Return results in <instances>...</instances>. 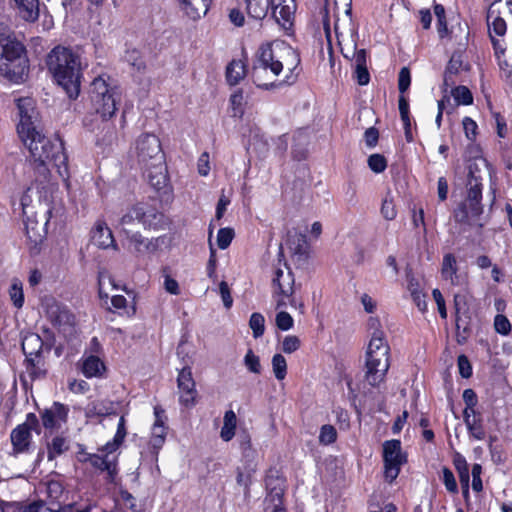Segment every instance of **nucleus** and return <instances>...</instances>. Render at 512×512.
Wrapping results in <instances>:
<instances>
[{
	"instance_id": "f257e3e1",
	"label": "nucleus",
	"mask_w": 512,
	"mask_h": 512,
	"mask_svg": "<svg viewBox=\"0 0 512 512\" xmlns=\"http://www.w3.org/2000/svg\"><path fill=\"white\" fill-rule=\"evenodd\" d=\"M20 121L17 133L23 145L29 151V163L33 170L34 181L39 185L49 182L51 168H55L62 178H69L68 156L64 142L59 138H48L35 122L36 112L30 98L16 101Z\"/></svg>"
},
{
	"instance_id": "f03ea898",
	"label": "nucleus",
	"mask_w": 512,
	"mask_h": 512,
	"mask_svg": "<svg viewBox=\"0 0 512 512\" xmlns=\"http://www.w3.org/2000/svg\"><path fill=\"white\" fill-rule=\"evenodd\" d=\"M301 63L299 52L284 42H263L254 55L251 78L254 84L271 90L283 84L293 85L299 72H295Z\"/></svg>"
},
{
	"instance_id": "7ed1b4c3",
	"label": "nucleus",
	"mask_w": 512,
	"mask_h": 512,
	"mask_svg": "<svg viewBox=\"0 0 512 512\" xmlns=\"http://www.w3.org/2000/svg\"><path fill=\"white\" fill-rule=\"evenodd\" d=\"M45 64L54 82L65 91L68 98L77 99L83 79L80 55L71 47L56 45L46 55Z\"/></svg>"
},
{
	"instance_id": "20e7f679",
	"label": "nucleus",
	"mask_w": 512,
	"mask_h": 512,
	"mask_svg": "<svg viewBox=\"0 0 512 512\" xmlns=\"http://www.w3.org/2000/svg\"><path fill=\"white\" fill-rule=\"evenodd\" d=\"M29 67L25 45L8 25L0 22V75L11 83L21 84L28 77Z\"/></svg>"
},
{
	"instance_id": "39448f33",
	"label": "nucleus",
	"mask_w": 512,
	"mask_h": 512,
	"mask_svg": "<svg viewBox=\"0 0 512 512\" xmlns=\"http://www.w3.org/2000/svg\"><path fill=\"white\" fill-rule=\"evenodd\" d=\"M390 367V347L381 330H376L369 342L365 361V379L372 387H379Z\"/></svg>"
},
{
	"instance_id": "423d86ee",
	"label": "nucleus",
	"mask_w": 512,
	"mask_h": 512,
	"mask_svg": "<svg viewBox=\"0 0 512 512\" xmlns=\"http://www.w3.org/2000/svg\"><path fill=\"white\" fill-rule=\"evenodd\" d=\"M89 96L95 112L103 120H109L115 116L120 102L117 86H111L103 76H98L90 85Z\"/></svg>"
},
{
	"instance_id": "0eeeda50",
	"label": "nucleus",
	"mask_w": 512,
	"mask_h": 512,
	"mask_svg": "<svg viewBox=\"0 0 512 512\" xmlns=\"http://www.w3.org/2000/svg\"><path fill=\"white\" fill-rule=\"evenodd\" d=\"M382 458L384 480L391 484L399 476L401 467L408 462V455L402 450L399 439H391L383 443Z\"/></svg>"
},
{
	"instance_id": "6e6552de",
	"label": "nucleus",
	"mask_w": 512,
	"mask_h": 512,
	"mask_svg": "<svg viewBox=\"0 0 512 512\" xmlns=\"http://www.w3.org/2000/svg\"><path fill=\"white\" fill-rule=\"evenodd\" d=\"M32 431L40 433L39 419L35 413L30 412L26 415L23 423L18 424L10 434L12 444V454L29 453L32 445Z\"/></svg>"
},
{
	"instance_id": "1a4fd4ad",
	"label": "nucleus",
	"mask_w": 512,
	"mask_h": 512,
	"mask_svg": "<svg viewBox=\"0 0 512 512\" xmlns=\"http://www.w3.org/2000/svg\"><path fill=\"white\" fill-rule=\"evenodd\" d=\"M21 205L26 236L30 242L38 245L43 241L47 234V225L49 223L47 214H51V211L49 209L44 211L41 215V219L39 220L37 218V212L33 210L34 207L29 206L26 203V197L21 199Z\"/></svg>"
},
{
	"instance_id": "9d476101",
	"label": "nucleus",
	"mask_w": 512,
	"mask_h": 512,
	"mask_svg": "<svg viewBox=\"0 0 512 512\" xmlns=\"http://www.w3.org/2000/svg\"><path fill=\"white\" fill-rule=\"evenodd\" d=\"M136 154L142 167L165 159L160 139L152 133H143L137 138Z\"/></svg>"
},
{
	"instance_id": "9b49d317",
	"label": "nucleus",
	"mask_w": 512,
	"mask_h": 512,
	"mask_svg": "<svg viewBox=\"0 0 512 512\" xmlns=\"http://www.w3.org/2000/svg\"><path fill=\"white\" fill-rule=\"evenodd\" d=\"M177 388L179 404L185 408H192L197 404L198 391L193 377L192 368L189 365L178 370Z\"/></svg>"
},
{
	"instance_id": "f8f14e48",
	"label": "nucleus",
	"mask_w": 512,
	"mask_h": 512,
	"mask_svg": "<svg viewBox=\"0 0 512 512\" xmlns=\"http://www.w3.org/2000/svg\"><path fill=\"white\" fill-rule=\"evenodd\" d=\"M455 308V326H456V341L459 345H464L471 335V315L467 306L466 296L455 294L454 296Z\"/></svg>"
},
{
	"instance_id": "ddd939ff",
	"label": "nucleus",
	"mask_w": 512,
	"mask_h": 512,
	"mask_svg": "<svg viewBox=\"0 0 512 512\" xmlns=\"http://www.w3.org/2000/svg\"><path fill=\"white\" fill-rule=\"evenodd\" d=\"M284 276V272L281 268H277L274 272V277L272 279V286L274 288V297H277L276 299V309L284 308L287 306L286 299H288V302L291 306L296 307V299L294 297V276L291 271L288 272L287 278H288V287L285 288V286L281 283V278Z\"/></svg>"
},
{
	"instance_id": "4468645a",
	"label": "nucleus",
	"mask_w": 512,
	"mask_h": 512,
	"mask_svg": "<svg viewBox=\"0 0 512 512\" xmlns=\"http://www.w3.org/2000/svg\"><path fill=\"white\" fill-rule=\"evenodd\" d=\"M467 197L464 202L469 204L472 217H479L483 212L482 206V178L469 171L467 179Z\"/></svg>"
},
{
	"instance_id": "2eb2a0df",
	"label": "nucleus",
	"mask_w": 512,
	"mask_h": 512,
	"mask_svg": "<svg viewBox=\"0 0 512 512\" xmlns=\"http://www.w3.org/2000/svg\"><path fill=\"white\" fill-rule=\"evenodd\" d=\"M266 496L264 499H284L287 479L283 472L276 468L270 467L265 475Z\"/></svg>"
},
{
	"instance_id": "dca6fc26",
	"label": "nucleus",
	"mask_w": 512,
	"mask_h": 512,
	"mask_svg": "<svg viewBox=\"0 0 512 512\" xmlns=\"http://www.w3.org/2000/svg\"><path fill=\"white\" fill-rule=\"evenodd\" d=\"M69 407L55 401L50 408L40 412L42 425L45 429L53 430L61 427L62 423L68 420Z\"/></svg>"
},
{
	"instance_id": "f3484780",
	"label": "nucleus",
	"mask_w": 512,
	"mask_h": 512,
	"mask_svg": "<svg viewBox=\"0 0 512 512\" xmlns=\"http://www.w3.org/2000/svg\"><path fill=\"white\" fill-rule=\"evenodd\" d=\"M86 461H88L93 468L101 472H106V481L108 483H115L118 475V456L108 458V455L103 453H90Z\"/></svg>"
},
{
	"instance_id": "a211bd4d",
	"label": "nucleus",
	"mask_w": 512,
	"mask_h": 512,
	"mask_svg": "<svg viewBox=\"0 0 512 512\" xmlns=\"http://www.w3.org/2000/svg\"><path fill=\"white\" fill-rule=\"evenodd\" d=\"M272 17L283 27L292 25L296 12V0H270Z\"/></svg>"
},
{
	"instance_id": "6ab92c4d",
	"label": "nucleus",
	"mask_w": 512,
	"mask_h": 512,
	"mask_svg": "<svg viewBox=\"0 0 512 512\" xmlns=\"http://www.w3.org/2000/svg\"><path fill=\"white\" fill-rule=\"evenodd\" d=\"M149 184L157 191L165 188L169 183V176L165 159L163 161L150 163L142 167Z\"/></svg>"
},
{
	"instance_id": "aec40b11",
	"label": "nucleus",
	"mask_w": 512,
	"mask_h": 512,
	"mask_svg": "<svg viewBox=\"0 0 512 512\" xmlns=\"http://www.w3.org/2000/svg\"><path fill=\"white\" fill-rule=\"evenodd\" d=\"M53 344L54 337L52 341H43L38 334L28 333L22 339L21 348L25 356L44 355L51 352Z\"/></svg>"
},
{
	"instance_id": "412c9836",
	"label": "nucleus",
	"mask_w": 512,
	"mask_h": 512,
	"mask_svg": "<svg viewBox=\"0 0 512 512\" xmlns=\"http://www.w3.org/2000/svg\"><path fill=\"white\" fill-rule=\"evenodd\" d=\"M117 414L115 402L110 399L91 401L85 408V417L87 419H98L99 422H102L106 417Z\"/></svg>"
},
{
	"instance_id": "4be33fe9",
	"label": "nucleus",
	"mask_w": 512,
	"mask_h": 512,
	"mask_svg": "<svg viewBox=\"0 0 512 512\" xmlns=\"http://www.w3.org/2000/svg\"><path fill=\"white\" fill-rule=\"evenodd\" d=\"M140 223L145 229L159 230L165 227L166 217L155 207L141 203Z\"/></svg>"
},
{
	"instance_id": "5701e85b",
	"label": "nucleus",
	"mask_w": 512,
	"mask_h": 512,
	"mask_svg": "<svg viewBox=\"0 0 512 512\" xmlns=\"http://www.w3.org/2000/svg\"><path fill=\"white\" fill-rule=\"evenodd\" d=\"M243 60H235L230 61L226 67V81L230 86H235L240 83L242 79L248 73V56L245 49L242 50Z\"/></svg>"
},
{
	"instance_id": "b1692460",
	"label": "nucleus",
	"mask_w": 512,
	"mask_h": 512,
	"mask_svg": "<svg viewBox=\"0 0 512 512\" xmlns=\"http://www.w3.org/2000/svg\"><path fill=\"white\" fill-rule=\"evenodd\" d=\"M91 238L93 243L101 249L116 246L112 231L104 221L96 222L91 231Z\"/></svg>"
},
{
	"instance_id": "393cba45",
	"label": "nucleus",
	"mask_w": 512,
	"mask_h": 512,
	"mask_svg": "<svg viewBox=\"0 0 512 512\" xmlns=\"http://www.w3.org/2000/svg\"><path fill=\"white\" fill-rule=\"evenodd\" d=\"M25 373L33 382L36 379L44 378L47 375L46 361L44 355L25 356L23 362Z\"/></svg>"
},
{
	"instance_id": "a878e982",
	"label": "nucleus",
	"mask_w": 512,
	"mask_h": 512,
	"mask_svg": "<svg viewBox=\"0 0 512 512\" xmlns=\"http://www.w3.org/2000/svg\"><path fill=\"white\" fill-rule=\"evenodd\" d=\"M459 267L455 254L445 253L442 258L440 274L444 281H449L451 285H459Z\"/></svg>"
},
{
	"instance_id": "bb28decb",
	"label": "nucleus",
	"mask_w": 512,
	"mask_h": 512,
	"mask_svg": "<svg viewBox=\"0 0 512 512\" xmlns=\"http://www.w3.org/2000/svg\"><path fill=\"white\" fill-rule=\"evenodd\" d=\"M238 5L244 6L247 15L257 21L263 20L271 9L270 0H237Z\"/></svg>"
},
{
	"instance_id": "cd10ccee",
	"label": "nucleus",
	"mask_w": 512,
	"mask_h": 512,
	"mask_svg": "<svg viewBox=\"0 0 512 512\" xmlns=\"http://www.w3.org/2000/svg\"><path fill=\"white\" fill-rule=\"evenodd\" d=\"M495 5L496 1L489 6L487 11L486 20L488 33H491L494 36L503 37L507 31V24L504 18L500 16L499 10H496Z\"/></svg>"
},
{
	"instance_id": "c85d7f7f",
	"label": "nucleus",
	"mask_w": 512,
	"mask_h": 512,
	"mask_svg": "<svg viewBox=\"0 0 512 512\" xmlns=\"http://www.w3.org/2000/svg\"><path fill=\"white\" fill-rule=\"evenodd\" d=\"M463 420L467 427L470 437L476 440L485 439L486 432L480 412L471 413V415L463 413Z\"/></svg>"
},
{
	"instance_id": "c756f323",
	"label": "nucleus",
	"mask_w": 512,
	"mask_h": 512,
	"mask_svg": "<svg viewBox=\"0 0 512 512\" xmlns=\"http://www.w3.org/2000/svg\"><path fill=\"white\" fill-rule=\"evenodd\" d=\"M106 371L104 362L95 355H90L83 360L82 373L86 378L102 377Z\"/></svg>"
},
{
	"instance_id": "7c9ffc66",
	"label": "nucleus",
	"mask_w": 512,
	"mask_h": 512,
	"mask_svg": "<svg viewBox=\"0 0 512 512\" xmlns=\"http://www.w3.org/2000/svg\"><path fill=\"white\" fill-rule=\"evenodd\" d=\"M23 20L35 22L39 18V0H14Z\"/></svg>"
},
{
	"instance_id": "2f4dec72",
	"label": "nucleus",
	"mask_w": 512,
	"mask_h": 512,
	"mask_svg": "<svg viewBox=\"0 0 512 512\" xmlns=\"http://www.w3.org/2000/svg\"><path fill=\"white\" fill-rule=\"evenodd\" d=\"M256 472V464L253 460H247L243 467L237 468L236 481L237 484L243 486L245 489V494H248L250 491V486L252 484V477Z\"/></svg>"
},
{
	"instance_id": "473e14b6",
	"label": "nucleus",
	"mask_w": 512,
	"mask_h": 512,
	"mask_svg": "<svg viewBox=\"0 0 512 512\" xmlns=\"http://www.w3.org/2000/svg\"><path fill=\"white\" fill-rule=\"evenodd\" d=\"M188 17L193 20L199 19L201 15H206L212 0H201V6H195L191 0H178Z\"/></svg>"
},
{
	"instance_id": "72a5a7b5",
	"label": "nucleus",
	"mask_w": 512,
	"mask_h": 512,
	"mask_svg": "<svg viewBox=\"0 0 512 512\" xmlns=\"http://www.w3.org/2000/svg\"><path fill=\"white\" fill-rule=\"evenodd\" d=\"M453 465L458 474L460 485L470 486V472L466 458L462 454L456 452L453 456Z\"/></svg>"
},
{
	"instance_id": "f704fd0d",
	"label": "nucleus",
	"mask_w": 512,
	"mask_h": 512,
	"mask_svg": "<svg viewBox=\"0 0 512 512\" xmlns=\"http://www.w3.org/2000/svg\"><path fill=\"white\" fill-rule=\"evenodd\" d=\"M237 426V417L233 410H227L224 414V424L220 431V437L223 441L228 442L235 436Z\"/></svg>"
},
{
	"instance_id": "c9c22d12",
	"label": "nucleus",
	"mask_w": 512,
	"mask_h": 512,
	"mask_svg": "<svg viewBox=\"0 0 512 512\" xmlns=\"http://www.w3.org/2000/svg\"><path fill=\"white\" fill-rule=\"evenodd\" d=\"M124 233L129 245L136 253H142L150 250L152 243L145 239L140 232L124 230Z\"/></svg>"
},
{
	"instance_id": "e433bc0d",
	"label": "nucleus",
	"mask_w": 512,
	"mask_h": 512,
	"mask_svg": "<svg viewBox=\"0 0 512 512\" xmlns=\"http://www.w3.org/2000/svg\"><path fill=\"white\" fill-rule=\"evenodd\" d=\"M8 294L13 306L17 309H21L25 302L23 283L21 280L18 278L12 280Z\"/></svg>"
},
{
	"instance_id": "4c0bfd02",
	"label": "nucleus",
	"mask_w": 512,
	"mask_h": 512,
	"mask_svg": "<svg viewBox=\"0 0 512 512\" xmlns=\"http://www.w3.org/2000/svg\"><path fill=\"white\" fill-rule=\"evenodd\" d=\"M66 450H68V446H66L65 438L55 436L47 446V458L49 461H52Z\"/></svg>"
},
{
	"instance_id": "58836bf2",
	"label": "nucleus",
	"mask_w": 512,
	"mask_h": 512,
	"mask_svg": "<svg viewBox=\"0 0 512 512\" xmlns=\"http://www.w3.org/2000/svg\"><path fill=\"white\" fill-rule=\"evenodd\" d=\"M489 38H490V41H491V44H492V47L494 50V54L498 60V64H499L500 68L505 70V69L512 67V64H509L504 59L505 52H506V47L504 45V42L497 39L496 36L492 35L491 33H490Z\"/></svg>"
},
{
	"instance_id": "ea45409f",
	"label": "nucleus",
	"mask_w": 512,
	"mask_h": 512,
	"mask_svg": "<svg viewBox=\"0 0 512 512\" xmlns=\"http://www.w3.org/2000/svg\"><path fill=\"white\" fill-rule=\"evenodd\" d=\"M451 94L457 105H471L473 104V95L468 87L458 85L451 89Z\"/></svg>"
},
{
	"instance_id": "a19ab883",
	"label": "nucleus",
	"mask_w": 512,
	"mask_h": 512,
	"mask_svg": "<svg viewBox=\"0 0 512 512\" xmlns=\"http://www.w3.org/2000/svg\"><path fill=\"white\" fill-rule=\"evenodd\" d=\"M308 243L305 235H299L297 237V243L291 247L293 256L296 257L297 262H305L309 257Z\"/></svg>"
},
{
	"instance_id": "79ce46f5",
	"label": "nucleus",
	"mask_w": 512,
	"mask_h": 512,
	"mask_svg": "<svg viewBox=\"0 0 512 512\" xmlns=\"http://www.w3.org/2000/svg\"><path fill=\"white\" fill-rule=\"evenodd\" d=\"M13 507L14 512H47V510H45V502L41 499L30 503L15 502Z\"/></svg>"
},
{
	"instance_id": "37998d69",
	"label": "nucleus",
	"mask_w": 512,
	"mask_h": 512,
	"mask_svg": "<svg viewBox=\"0 0 512 512\" xmlns=\"http://www.w3.org/2000/svg\"><path fill=\"white\" fill-rule=\"evenodd\" d=\"M441 472H442L441 480H442L446 490L450 494H453V495L458 494L459 489H458V485L456 482V478H455L452 470L450 468H448L447 466H443L441 469Z\"/></svg>"
},
{
	"instance_id": "c03bdc74",
	"label": "nucleus",
	"mask_w": 512,
	"mask_h": 512,
	"mask_svg": "<svg viewBox=\"0 0 512 512\" xmlns=\"http://www.w3.org/2000/svg\"><path fill=\"white\" fill-rule=\"evenodd\" d=\"M249 326L252 329L254 338L261 337L265 332L264 316L259 312L252 313L249 319Z\"/></svg>"
},
{
	"instance_id": "a18cd8bd",
	"label": "nucleus",
	"mask_w": 512,
	"mask_h": 512,
	"mask_svg": "<svg viewBox=\"0 0 512 512\" xmlns=\"http://www.w3.org/2000/svg\"><path fill=\"white\" fill-rule=\"evenodd\" d=\"M272 368L277 380H283L287 375V362L282 354H275L272 357Z\"/></svg>"
},
{
	"instance_id": "49530a36",
	"label": "nucleus",
	"mask_w": 512,
	"mask_h": 512,
	"mask_svg": "<svg viewBox=\"0 0 512 512\" xmlns=\"http://www.w3.org/2000/svg\"><path fill=\"white\" fill-rule=\"evenodd\" d=\"M368 167L376 174L382 173L387 168V159L384 155L375 153L371 154L367 160Z\"/></svg>"
},
{
	"instance_id": "de8ad7c7",
	"label": "nucleus",
	"mask_w": 512,
	"mask_h": 512,
	"mask_svg": "<svg viewBox=\"0 0 512 512\" xmlns=\"http://www.w3.org/2000/svg\"><path fill=\"white\" fill-rule=\"evenodd\" d=\"M463 401L466 405L463 413H467L468 415H471V413H476L478 412L476 410V406L478 404V397H477V394L476 392L471 389V388H467L463 391Z\"/></svg>"
},
{
	"instance_id": "09e8293b",
	"label": "nucleus",
	"mask_w": 512,
	"mask_h": 512,
	"mask_svg": "<svg viewBox=\"0 0 512 512\" xmlns=\"http://www.w3.org/2000/svg\"><path fill=\"white\" fill-rule=\"evenodd\" d=\"M337 440V430L330 424H325L320 428L319 442L322 445H330Z\"/></svg>"
},
{
	"instance_id": "8fccbe9b",
	"label": "nucleus",
	"mask_w": 512,
	"mask_h": 512,
	"mask_svg": "<svg viewBox=\"0 0 512 512\" xmlns=\"http://www.w3.org/2000/svg\"><path fill=\"white\" fill-rule=\"evenodd\" d=\"M141 216V203L135 204L130 207L125 214L122 215L120 219L121 225H129L133 224L135 221L140 223Z\"/></svg>"
},
{
	"instance_id": "3c124183",
	"label": "nucleus",
	"mask_w": 512,
	"mask_h": 512,
	"mask_svg": "<svg viewBox=\"0 0 512 512\" xmlns=\"http://www.w3.org/2000/svg\"><path fill=\"white\" fill-rule=\"evenodd\" d=\"M235 236L234 230L229 227L220 228L217 233V244L222 250L228 248Z\"/></svg>"
},
{
	"instance_id": "603ef678",
	"label": "nucleus",
	"mask_w": 512,
	"mask_h": 512,
	"mask_svg": "<svg viewBox=\"0 0 512 512\" xmlns=\"http://www.w3.org/2000/svg\"><path fill=\"white\" fill-rule=\"evenodd\" d=\"M495 331L503 336L511 333L512 326L509 319L503 314H497L494 318Z\"/></svg>"
},
{
	"instance_id": "864d4df0",
	"label": "nucleus",
	"mask_w": 512,
	"mask_h": 512,
	"mask_svg": "<svg viewBox=\"0 0 512 512\" xmlns=\"http://www.w3.org/2000/svg\"><path fill=\"white\" fill-rule=\"evenodd\" d=\"M91 510V504L79 505L76 502L68 504L64 502L60 504L59 509L56 507L55 509L51 510V512H91Z\"/></svg>"
},
{
	"instance_id": "5fc2aeb1",
	"label": "nucleus",
	"mask_w": 512,
	"mask_h": 512,
	"mask_svg": "<svg viewBox=\"0 0 512 512\" xmlns=\"http://www.w3.org/2000/svg\"><path fill=\"white\" fill-rule=\"evenodd\" d=\"M244 364L252 373L259 374L261 372L260 359L254 354L252 349H248L244 357Z\"/></svg>"
},
{
	"instance_id": "6e6d98bb",
	"label": "nucleus",
	"mask_w": 512,
	"mask_h": 512,
	"mask_svg": "<svg viewBox=\"0 0 512 512\" xmlns=\"http://www.w3.org/2000/svg\"><path fill=\"white\" fill-rule=\"evenodd\" d=\"M276 326L281 331H288L294 325L293 317L286 311H280L276 314Z\"/></svg>"
},
{
	"instance_id": "4d7b16f0",
	"label": "nucleus",
	"mask_w": 512,
	"mask_h": 512,
	"mask_svg": "<svg viewBox=\"0 0 512 512\" xmlns=\"http://www.w3.org/2000/svg\"><path fill=\"white\" fill-rule=\"evenodd\" d=\"M471 211L469 204L461 202L458 207L454 210V219L459 224H467L469 222Z\"/></svg>"
},
{
	"instance_id": "13d9d810",
	"label": "nucleus",
	"mask_w": 512,
	"mask_h": 512,
	"mask_svg": "<svg viewBox=\"0 0 512 512\" xmlns=\"http://www.w3.org/2000/svg\"><path fill=\"white\" fill-rule=\"evenodd\" d=\"M411 85V73L408 67H402L398 74V89L400 94H405Z\"/></svg>"
},
{
	"instance_id": "bf43d9fd",
	"label": "nucleus",
	"mask_w": 512,
	"mask_h": 512,
	"mask_svg": "<svg viewBox=\"0 0 512 512\" xmlns=\"http://www.w3.org/2000/svg\"><path fill=\"white\" fill-rule=\"evenodd\" d=\"M465 136L470 141H475L478 134V125L471 117L465 116L462 120Z\"/></svg>"
},
{
	"instance_id": "052dcab7",
	"label": "nucleus",
	"mask_w": 512,
	"mask_h": 512,
	"mask_svg": "<svg viewBox=\"0 0 512 512\" xmlns=\"http://www.w3.org/2000/svg\"><path fill=\"white\" fill-rule=\"evenodd\" d=\"M301 346V340L298 336L287 335L282 341V351L286 354H291L297 351Z\"/></svg>"
},
{
	"instance_id": "680f3d73",
	"label": "nucleus",
	"mask_w": 512,
	"mask_h": 512,
	"mask_svg": "<svg viewBox=\"0 0 512 512\" xmlns=\"http://www.w3.org/2000/svg\"><path fill=\"white\" fill-rule=\"evenodd\" d=\"M69 311L66 308L56 306V310H51L50 317L54 326H61L69 319Z\"/></svg>"
},
{
	"instance_id": "e2e57ef3",
	"label": "nucleus",
	"mask_w": 512,
	"mask_h": 512,
	"mask_svg": "<svg viewBox=\"0 0 512 512\" xmlns=\"http://www.w3.org/2000/svg\"><path fill=\"white\" fill-rule=\"evenodd\" d=\"M457 365L459 374L461 377L468 379L472 376L473 369L472 365L468 359V357L465 354H461L457 358Z\"/></svg>"
},
{
	"instance_id": "0e129e2a",
	"label": "nucleus",
	"mask_w": 512,
	"mask_h": 512,
	"mask_svg": "<svg viewBox=\"0 0 512 512\" xmlns=\"http://www.w3.org/2000/svg\"><path fill=\"white\" fill-rule=\"evenodd\" d=\"M165 440V435H155L150 437L149 449L151 454L154 456L156 462L158 461V455L165 443Z\"/></svg>"
},
{
	"instance_id": "69168bd1",
	"label": "nucleus",
	"mask_w": 512,
	"mask_h": 512,
	"mask_svg": "<svg viewBox=\"0 0 512 512\" xmlns=\"http://www.w3.org/2000/svg\"><path fill=\"white\" fill-rule=\"evenodd\" d=\"M239 447L244 458H249L254 453L249 433L244 432L239 436Z\"/></svg>"
},
{
	"instance_id": "338daca9",
	"label": "nucleus",
	"mask_w": 512,
	"mask_h": 512,
	"mask_svg": "<svg viewBox=\"0 0 512 512\" xmlns=\"http://www.w3.org/2000/svg\"><path fill=\"white\" fill-rule=\"evenodd\" d=\"M406 281H407V289L410 294L422 291L420 281L414 275L412 268H407L405 271Z\"/></svg>"
},
{
	"instance_id": "774afa93",
	"label": "nucleus",
	"mask_w": 512,
	"mask_h": 512,
	"mask_svg": "<svg viewBox=\"0 0 512 512\" xmlns=\"http://www.w3.org/2000/svg\"><path fill=\"white\" fill-rule=\"evenodd\" d=\"M263 506L264 512H287L284 505V499H264Z\"/></svg>"
}]
</instances>
